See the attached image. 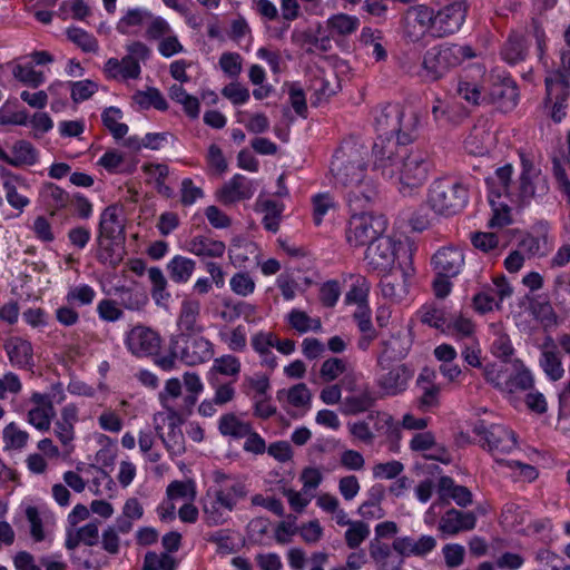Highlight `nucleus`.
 Returning a JSON list of instances; mask_svg holds the SVG:
<instances>
[{
	"label": "nucleus",
	"instance_id": "4",
	"mask_svg": "<svg viewBox=\"0 0 570 570\" xmlns=\"http://www.w3.org/2000/svg\"><path fill=\"white\" fill-rule=\"evenodd\" d=\"M474 57L475 52L471 46L442 43L425 51L419 75L425 81H438L464 60Z\"/></svg>",
	"mask_w": 570,
	"mask_h": 570
},
{
	"label": "nucleus",
	"instance_id": "32",
	"mask_svg": "<svg viewBox=\"0 0 570 570\" xmlns=\"http://www.w3.org/2000/svg\"><path fill=\"white\" fill-rule=\"evenodd\" d=\"M540 366L542 367L547 376L552 381L560 380L564 374L561 358L559 356V353L556 351V344L552 338H549L543 344V350L540 358Z\"/></svg>",
	"mask_w": 570,
	"mask_h": 570
},
{
	"label": "nucleus",
	"instance_id": "16",
	"mask_svg": "<svg viewBox=\"0 0 570 570\" xmlns=\"http://www.w3.org/2000/svg\"><path fill=\"white\" fill-rule=\"evenodd\" d=\"M435 275L443 277L458 276L464 264V254L460 248L448 246L440 248L431 259Z\"/></svg>",
	"mask_w": 570,
	"mask_h": 570
},
{
	"label": "nucleus",
	"instance_id": "2",
	"mask_svg": "<svg viewBox=\"0 0 570 570\" xmlns=\"http://www.w3.org/2000/svg\"><path fill=\"white\" fill-rule=\"evenodd\" d=\"M368 146L340 145L331 163L335 185L346 190L352 210L365 209L379 196L376 184L366 175Z\"/></svg>",
	"mask_w": 570,
	"mask_h": 570
},
{
	"label": "nucleus",
	"instance_id": "5",
	"mask_svg": "<svg viewBox=\"0 0 570 570\" xmlns=\"http://www.w3.org/2000/svg\"><path fill=\"white\" fill-rule=\"evenodd\" d=\"M469 203V189L460 181L435 179L428 190V204L438 215L450 217L461 213Z\"/></svg>",
	"mask_w": 570,
	"mask_h": 570
},
{
	"label": "nucleus",
	"instance_id": "29",
	"mask_svg": "<svg viewBox=\"0 0 570 570\" xmlns=\"http://www.w3.org/2000/svg\"><path fill=\"white\" fill-rule=\"evenodd\" d=\"M125 239H109L107 237H97L98 248L96 253L97 259L110 267L115 268L122 261L124 248L121 246Z\"/></svg>",
	"mask_w": 570,
	"mask_h": 570
},
{
	"label": "nucleus",
	"instance_id": "51",
	"mask_svg": "<svg viewBox=\"0 0 570 570\" xmlns=\"http://www.w3.org/2000/svg\"><path fill=\"white\" fill-rule=\"evenodd\" d=\"M29 439L26 431L20 430L16 423L11 422L3 429V442L6 450H20Z\"/></svg>",
	"mask_w": 570,
	"mask_h": 570
},
{
	"label": "nucleus",
	"instance_id": "62",
	"mask_svg": "<svg viewBox=\"0 0 570 570\" xmlns=\"http://www.w3.org/2000/svg\"><path fill=\"white\" fill-rule=\"evenodd\" d=\"M181 395V383L178 379H169L164 391L159 393L161 405L169 412L175 413L173 401Z\"/></svg>",
	"mask_w": 570,
	"mask_h": 570
},
{
	"label": "nucleus",
	"instance_id": "63",
	"mask_svg": "<svg viewBox=\"0 0 570 570\" xmlns=\"http://www.w3.org/2000/svg\"><path fill=\"white\" fill-rule=\"evenodd\" d=\"M69 83L71 86V99L76 104L89 99L98 90V85L89 79Z\"/></svg>",
	"mask_w": 570,
	"mask_h": 570
},
{
	"label": "nucleus",
	"instance_id": "59",
	"mask_svg": "<svg viewBox=\"0 0 570 570\" xmlns=\"http://www.w3.org/2000/svg\"><path fill=\"white\" fill-rule=\"evenodd\" d=\"M553 295L557 304L564 311L570 312V278L559 275L554 279Z\"/></svg>",
	"mask_w": 570,
	"mask_h": 570
},
{
	"label": "nucleus",
	"instance_id": "40",
	"mask_svg": "<svg viewBox=\"0 0 570 570\" xmlns=\"http://www.w3.org/2000/svg\"><path fill=\"white\" fill-rule=\"evenodd\" d=\"M121 118L122 111L117 107H108L101 114L104 126L116 140L122 139L128 132V126L119 121Z\"/></svg>",
	"mask_w": 570,
	"mask_h": 570
},
{
	"label": "nucleus",
	"instance_id": "31",
	"mask_svg": "<svg viewBox=\"0 0 570 570\" xmlns=\"http://www.w3.org/2000/svg\"><path fill=\"white\" fill-rule=\"evenodd\" d=\"M98 236L109 239H125L124 224L119 219L116 206H108L101 213Z\"/></svg>",
	"mask_w": 570,
	"mask_h": 570
},
{
	"label": "nucleus",
	"instance_id": "45",
	"mask_svg": "<svg viewBox=\"0 0 570 570\" xmlns=\"http://www.w3.org/2000/svg\"><path fill=\"white\" fill-rule=\"evenodd\" d=\"M358 24L360 20L356 17L345 13L334 14L327 20V26L331 32L338 36L353 33L358 28Z\"/></svg>",
	"mask_w": 570,
	"mask_h": 570
},
{
	"label": "nucleus",
	"instance_id": "35",
	"mask_svg": "<svg viewBox=\"0 0 570 570\" xmlns=\"http://www.w3.org/2000/svg\"><path fill=\"white\" fill-rule=\"evenodd\" d=\"M366 420L373 423V429L379 434L385 435L391 441L400 439V428L389 413L379 411L370 412Z\"/></svg>",
	"mask_w": 570,
	"mask_h": 570
},
{
	"label": "nucleus",
	"instance_id": "23",
	"mask_svg": "<svg viewBox=\"0 0 570 570\" xmlns=\"http://www.w3.org/2000/svg\"><path fill=\"white\" fill-rule=\"evenodd\" d=\"M476 518L473 512H462L456 509L448 510L439 522V530L448 535L474 529Z\"/></svg>",
	"mask_w": 570,
	"mask_h": 570
},
{
	"label": "nucleus",
	"instance_id": "55",
	"mask_svg": "<svg viewBox=\"0 0 570 570\" xmlns=\"http://www.w3.org/2000/svg\"><path fill=\"white\" fill-rule=\"evenodd\" d=\"M148 277L153 284L151 295L153 298L159 303L163 299H167L169 294L166 292L167 279L159 267H150L148 269Z\"/></svg>",
	"mask_w": 570,
	"mask_h": 570
},
{
	"label": "nucleus",
	"instance_id": "10",
	"mask_svg": "<svg viewBox=\"0 0 570 570\" xmlns=\"http://www.w3.org/2000/svg\"><path fill=\"white\" fill-rule=\"evenodd\" d=\"M468 8L466 1L460 0L440 9L434 17L433 37L444 38L455 33L465 21Z\"/></svg>",
	"mask_w": 570,
	"mask_h": 570
},
{
	"label": "nucleus",
	"instance_id": "25",
	"mask_svg": "<svg viewBox=\"0 0 570 570\" xmlns=\"http://www.w3.org/2000/svg\"><path fill=\"white\" fill-rule=\"evenodd\" d=\"M78 421V410L73 404L66 405L60 417L55 423V434L65 448L73 449L71 444L75 439V423Z\"/></svg>",
	"mask_w": 570,
	"mask_h": 570
},
{
	"label": "nucleus",
	"instance_id": "3",
	"mask_svg": "<svg viewBox=\"0 0 570 570\" xmlns=\"http://www.w3.org/2000/svg\"><path fill=\"white\" fill-rule=\"evenodd\" d=\"M433 154L421 146L409 148L406 145L397 174L399 191L404 196L413 195L428 180L434 169Z\"/></svg>",
	"mask_w": 570,
	"mask_h": 570
},
{
	"label": "nucleus",
	"instance_id": "13",
	"mask_svg": "<svg viewBox=\"0 0 570 570\" xmlns=\"http://www.w3.org/2000/svg\"><path fill=\"white\" fill-rule=\"evenodd\" d=\"M405 116L403 107L399 104H386L375 116V131L377 139L390 142L394 137L400 139L402 119Z\"/></svg>",
	"mask_w": 570,
	"mask_h": 570
},
{
	"label": "nucleus",
	"instance_id": "21",
	"mask_svg": "<svg viewBox=\"0 0 570 570\" xmlns=\"http://www.w3.org/2000/svg\"><path fill=\"white\" fill-rule=\"evenodd\" d=\"M200 314V303L197 299H184L181 302L177 326L179 334L177 336L202 334L204 327L198 323Z\"/></svg>",
	"mask_w": 570,
	"mask_h": 570
},
{
	"label": "nucleus",
	"instance_id": "19",
	"mask_svg": "<svg viewBox=\"0 0 570 570\" xmlns=\"http://www.w3.org/2000/svg\"><path fill=\"white\" fill-rule=\"evenodd\" d=\"M436 547V540L432 535H422L417 540L412 537H399L394 539L392 548L400 556L424 557Z\"/></svg>",
	"mask_w": 570,
	"mask_h": 570
},
{
	"label": "nucleus",
	"instance_id": "64",
	"mask_svg": "<svg viewBox=\"0 0 570 570\" xmlns=\"http://www.w3.org/2000/svg\"><path fill=\"white\" fill-rule=\"evenodd\" d=\"M314 208V222L316 225L322 223L324 215L328 210L335 209L336 205L333 197L328 193L317 194L312 198Z\"/></svg>",
	"mask_w": 570,
	"mask_h": 570
},
{
	"label": "nucleus",
	"instance_id": "27",
	"mask_svg": "<svg viewBox=\"0 0 570 570\" xmlns=\"http://www.w3.org/2000/svg\"><path fill=\"white\" fill-rule=\"evenodd\" d=\"M3 347L13 366L29 368L33 365V352L30 342L21 337H11L4 343Z\"/></svg>",
	"mask_w": 570,
	"mask_h": 570
},
{
	"label": "nucleus",
	"instance_id": "61",
	"mask_svg": "<svg viewBox=\"0 0 570 570\" xmlns=\"http://www.w3.org/2000/svg\"><path fill=\"white\" fill-rule=\"evenodd\" d=\"M456 92L472 106H479L487 100V97L481 95L480 87L475 82L460 80L458 82Z\"/></svg>",
	"mask_w": 570,
	"mask_h": 570
},
{
	"label": "nucleus",
	"instance_id": "18",
	"mask_svg": "<svg viewBox=\"0 0 570 570\" xmlns=\"http://www.w3.org/2000/svg\"><path fill=\"white\" fill-rule=\"evenodd\" d=\"M390 272L384 274L380 282L381 292L385 298L399 302L407 294V278L411 274L402 267Z\"/></svg>",
	"mask_w": 570,
	"mask_h": 570
},
{
	"label": "nucleus",
	"instance_id": "28",
	"mask_svg": "<svg viewBox=\"0 0 570 570\" xmlns=\"http://www.w3.org/2000/svg\"><path fill=\"white\" fill-rule=\"evenodd\" d=\"M412 372L404 364L392 367L386 374L382 375L377 384L386 394L395 395L405 390Z\"/></svg>",
	"mask_w": 570,
	"mask_h": 570
},
{
	"label": "nucleus",
	"instance_id": "26",
	"mask_svg": "<svg viewBox=\"0 0 570 570\" xmlns=\"http://www.w3.org/2000/svg\"><path fill=\"white\" fill-rule=\"evenodd\" d=\"M38 153L31 145H0V160L14 166H30L37 160Z\"/></svg>",
	"mask_w": 570,
	"mask_h": 570
},
{
	"label": "nucleus",
	"instance_id": "17",
	"mask_svg": "<svg viewBox=\"0 0 570 570\" xmlns=\"http://www.w3.org/2000/svg\"><path fill=\"white\" fill-rule=\"evenodd\" d=\"M487 100L498 107L502 112H509L515 108L519 100V89L511 77H504L494 82Z\"/></svg>",
	"mask_w": 570,
	"mask_h": 570
},
{
	"label": "nucleus",
	"instance_id": "15",
	"mask_svg": "<svg viewBox=\"0 0 570 570\" xmlns=\"http://www.w3.org/2000/svg\"><path fill=\"white\" fill-rule=\"evenodd\" d=\"M126 345L136 356L155 355L160 348L161 338L157 332L144 325L132 327L126 335Z\"/></svg>",
	"mask_w": 570,
	"mask_h": 570
},
{
	"label": "nucleus",
	"instance_id": "58",
	"mask_svg": "<svg viewBox=\"0 0 570 570\" xmlns=\"http://www.w3.org/2000/svg\"><path fill=\"white\" fill-rule=\"evenodd\" d=\"M421 321L424 324L444 331L448 325L449 318L443 308L436 306H423L421 311Z\"/></svg>",
	"mask_w": 570,
	"mask_h": 570
},
{
	"label": "nucleus",
	"instance_id": "48",
	"mask_svg": "<svg viewBox=\"0 0 570 570\" xmlns=\"http://www.w3.org/2000/svg\"><path fill=\"white\" fill-rule=\"evenodd\" d=\"M322 27L318 24L316 32H313L311 30H306L298 35V41L302 42V45H309L311 47L306 49L307 53H313L314 50L312 47L317 48L322 52H327L331 50V39L328 36H322L321 35Z\"/></svg>",
	"mask_w": 570,
	"mask_h": 570
},
{
	"label": "nucleus",
	"instance_id": "30",
	"mask_svg": "<svg viewBox=\"0 0 570 570\" xmlns=\"http://www.w3.org/2000/svg\"><path fill=\"white\" fill-rule=\"evenodd\" d=\"M40 198L43 205L49 208L50 215L69 206L70 195L53 183H45L40 188Z\"/></svg>",
	"mask_w": 570,
	"mask_h": 570
},
{
	"label": "nucleus",
	"instance_id": "49",
	"mask_svg": "<svg viewBox=\"0 0 570 570\" xmlns=\"http://www.w3.org/2000/svg\"><path fill=\"white\" fill-rule=\"evenodd\" d=\"M434 17L435 13L433 9L424 4L410 8L406 16V18H410L414 24L417 23L422 30H430L432 36Z\"/></svg>",
	"mask_w": 570,
	"mask_h": 570
},
{
	"label": "nucleus",
	"instance_id": "14",
	"mask_svg": "<svg viewBox=\"0 0 570 570\" xmlns=\"http://www.w3.org/2000/svg\"><path fill=\"white\" fill-rule=\"evenodd\" d=\"M235 505L236 501L223 490L215 491L214 495L208 493L203 504L206 524L215 527L225 523Z\"/></svg>",
	"mask_w": 570,
	"mask_h": 570
},
{
	"label": "nucleus",
	"instance_id": "20",
	"mask_svg": "<svg viewBox=\"0 0 570 570\" xmlns=\"http://www.w3.org/2000/svg\"><path fill=\"white\" fill-rule=\"evenodd\" d=\"M376 401V392L368 384H362L355 393L342 401L341 410L345 415H356L371 410Z\"/></svg>",
	"mask_w": 570,
	"mask_h": 570
},
{
	"label": "nucleus",
	"instance_id": "12",
	"mask_svg": "<svg viewBox=\"0 0 570 570\" xmlns=\"http://www.w3.org/2000/svg\"><path fill=\"white\" fill-rule=\"evenodd\" d=\"M179 341V358L189 366L198 365L213 357L212 343L200 334L173 336Z\"/></svg>",
	"mask_w": 570,
	"mask_h": 570
},
{
	"label": "nucleus",
	"instance_id": "50",
	"mask_svg": "<svg viewBox=\"0 0 570 570\" xmlns=\"http://www.w3.org/2000/svg\"><path fill=\"white\" fill-rule=\"evenodd\" d=\"M176 567L177 562L170 554L148 551L144 558L142 570H175Z\"/></svg>",
	"mask_w": 570,
	"mask_h": 570
},
{
	"label": "nucleus",
	"instance_id": "56",
	"mask_svg": "<svg viewBox=\"0 0 570 570\" xmlns=\"http://www.w3.org/2000/svg\"><path fill=\"white\" fill-rule=\"evenodd\" d=\"M12 73L17 80L32 88L39 87L45 81L43 72L36 71L31 66L17 65Z\"/></svg>",
	"mask_w": 570,
	"mask_h": 570
},
{
	"label": "nucleus",
	"instance_id": "42",
	"mask_svg": "<svg viewBox=\"0 0 570 570\" xmlns=\"http://www.w3.org/2000/svg\"><path fill=\"white\" fill-rule=\"evenodd\" d=\"M257 205L265 214L263 217L265 228L274 233L277 232L284 205L272 199L258 200Z\"/></svg>",
	"mask_w": 570,
	"mask_h": 570
},
{
	"label": "nucleus",
	"instance_id": "36",
	"mask_svg": "<svg viewBox=\"0 0 570 570\" xmlns=\"http://www.w3.org/2000/svg\"><path fill=\"white\" fill-rule=\"evenodd\" d=\"M196 267L195 261L185 256L176 255L167 264V272L175 283H187Z\"/></svg>",
	"mask_w": 570,
	"mask_h": 570
},
{
	"label": "nucleus",
	"instance_id": "60",
	"mask_svg": "<svg viewBox=\"0 0 570 570\" xmlns=\"http://www.w3.org/2000/svg\"><path fill=\"white\" fill-rule=\"evenodd\" d=\"M151 13L139 9H129L127 13L118 21L117 31L121 35L128 33L129 27L141 26L145 18H150Z\"/></svg>",
	"mask_w": 570,
	"mask_h": 570
},
{
	"label": "nucleus",
	"instance_id": "33",
	"mask_svg": "<svg viewBox=\"0 0 570 570\" xmlns=\"http://www.w3.org/2000/svg\"><path fill=\"white\" fill-rule=\"evenodd\" d=\"M225 244L204 236L194 237L188 242L187 249L197 255L206 257H222L225 253Z\"/></svg>",
	"mask_w": 570,
	"mask_h": 570
},
{
	"label": "nucleus",
	"instance_id": "34",
	"mask_svg": "<svg viewBox=\"0 0 570 570\" xmlns=\"http://www.w3.org/2000/svg\"><path fill=\"white\" fill-rule=\"evenodd\" d=\"M528 43L519 33H511L501 51L502 58L510 65L523 61L527 57Z\"/></svg>",
	"mask_w": 570,
	"mask_h": 570
},
{
	"label": "nucleus",
	"instance_id": "8",
	"mask_svg": "<svg viewBox=\"0 0 570 570\" xmlns=\"http://www.w3.org/2000/svg\"><path fill=\"white\" fill-rule=\"evenodd\" d=\"M385 229V220L367 213L352 215L346 230L351 246L360 247L375 242Z\"/></svg>",
	"mask_w": 570,
	"mask_h": 570
},
{
	"label": "nucleus",
	"instance_id": "6",
	"mask_svg": "<svg viewBox=\"0 0 570 570\" xmlns=\"http://www.w3.org/2000/svg\"><path fill=\"white\" fill-rule=\"evenodd\" d=\"M546 97L543 105L551 106V118L560 122L566 116L567 100L570 96V71L556 70L552 76L546 77Z\"/></svg>",
	"mask_w": 570,
	"mask_h": 570
},
{
	"label": "nucleus",
	"instance_id": "52",
	"mask_svg": "<svg viewBox=\"0 0 570 570\" xmlns=\"http://www.w3.org/2000/svg\"><path fill=\"white\" fill-rule=\"evenodd\" d=\"M288 322L299 333H306L309 330L318 331L322 327L318 318H311L305 312L298 309H293L288 314Z\"/></svg>",
	"mask_w": 570,
	"mask_h": 570
},
{
	"label": "nucleus",
	"instance_id": "47",
	"mask_svg": "<svg viewBox=\"0 0 570 570\" xmlns=\"http://www.w3.org/2000/svg\"><path fill=\"white\" fill-rule=\"evenodd\" d=\"M120 304L130 311H140L148 303V296L141 289L120 288L118 291Z\"/></svg>",
	"mask_w": 570,
	"mask_h": 570
},
{
	"label": "nucleus",
	"instance_id": "43",
	"mask_svg": "<svg viewBox=\"0 0 570 570\" xmlns=\"http://www.w3.org/2000/svg\"><path fill=\"white\" fill-rule=\"evenodd\" d=\"M56 411L52 402H48L46 406H36L28 412V422L39 431H49L51 420L55 417Z\"/></svg>",
	"mask_w": 570,
	"mask_h": 570
},
{
	"label": "nucleus",
	"instance_id": "22",
	"mask_svg": "<svg viewBox=\"0 0 570 570\" xmlns=\"http://www.w3.org/2000/svg\"><path fill=\"white\" fill-rule=\"evenodd\" d=\"M382 353L377 358L379 365L385 370L391 361L402 360L407 355L411 342L405 334L401 332L391 335L382 341Z\"/></svg>",
	"mask_w": 570,
	"mask_h": 570
},
{
	"label": "nucleus",
	"instance_id": "37",
	"mask_svg": "<svg viewBox=\"0 0 570 570\" xmlns=\"http://www.w3.org/2000/svg\"><path fill=\"white\" fill-rule=\"evenodd\" d=\"M252 425L248 422L240 421L234 413L224 414L218 423V430L222 435L234 439H243L249 433Z\"/></svg>",
	"mask_w": 570,
	"mask_h": 570
},
{
	"label": "nucleus",
	"instance_id": "24",
	"mask_svg": "<svg viewBox=\"0 0 570 570\" xmlns=\"http://www.w3.org/2000/svg\"><path fill=\"white\" fill-rule=\"evenodd\" d=\"M253 195L252 183L239 174L226 183L217 194L218 199L225 205L249 199Z\"/></svg>",
	"mask_w": 570,
	"mask_h": 570
},
{
	"label": "nucleus",
	"instance_id": "11",
	"mask_svg": "<svg viewBox=\"0 0 570 570\" xmlns=\"http://www.w3.org/2000/svg\"><path fill=\"white\" fill-rule=\"evenodd\" d=\"M406 145H370L367 164L374 170H381L383 176L394 177L402 160Z\"/></svg>",
	"mask_w": 570,
	"mask_h": 570
},
{
	"label": "nucleus",
	"instance_id": "57",
	"mask_svg": "<svg viewBox=\"0 0 570 570\" xmlns=\"http://www.w3.org/2000/svg\"><path fill=\"white\" fill-rule=\"evenodd\" d=\"M420 118L416 112L411 111L409 115L405 114L402 119V128L400 130V139L396 142H414L419 139L417 127Z\"/></svg>",
	"mask_w": 570,
	"mask_h": 570
},
{
	"label": "nucleus",
	"instance_id": "54",
	"mask_svg": "<svg viewBox=\"0 0 570 570\" xmlns=\"http://www.w3.org/2000/svg\"><path fill=\"white\" fill-rule=\"evenodd\" d=\"M370 535V527L363 521H354L345 532V542L350 549L358 548Z\"/></svg>",
	"mask_w": 570,
	"mask_h": 570
},
{
	"label": "nucleus",
	"instance_id": "7",
	"mask_svg": "<svg viewBox=\"0 0 570 570\" xmlns=\"http://www.w3.org/2000/svg\"><path fill=\"white\" fill-rule=\"evenodd\" d=\"M473 433L484 440L482 446H487L500 464L505 461L503 459H499L498 455L510 453L517 448V438L514 432L508 430L501 424H491L488 426L484 421H478L473 425Z\"/></svg>",
	"mask_w": 570,
	"mask_h": 570
},
{
	"label": "nucleus",
	"instance_id": "39",
	"mask_svg": "<svg viewBox=\"0 0 570 570\" xmlns=\"http://www.w3.org/2000/svg\"><path fill=\"white\" fill-rule=\"evenodd\" d=\"M24 186L16 178H8L3 181V193L8 204L22 212L29 205V198L21 191Z\"/></svg>",
	"mask_w": 570,
	"mask_h": 570
},
{
	"label": "nucleus",
	"instance_id": "38",
	"mask_svg": "<svg viewBox=\"0 0 570 570\" xmlns=\"http://www.w3.org/2000/svg\"><path fill=\"white\" fill-rule=\"evenodd\" d=\"M132 100L141 108L149 109L154 107L157 110L165 111L168 109V102L161 95L160 90L155 87H148L147 90H138L132 96Z\"/></svg>",
	"mask_w": 570,
	"mask_h": 570
},
{
	"label": "nucleus",
	"instance_id": "44",
	"mask_svg": "<svg viewBox=\"0 0 570 570\" xmlns=\"http://www.w3.org/2000/svg\"><path fill=\"white\" fill-rule=\"evenodd\" d=\"M68 40L73 42L83 52L96 53L99 49L98 40L86 30L78 27H69L66 30Z\"/></svg>",
	"mask_w": 570,
	"mask_h": 570
},
{
	"label": "nucleus",
	"instance_id": "46",
	"mask_svg": "<svg viewBox=\"0 0 570 570\" xmlns=\"http://www.w3.org/2000/svg\"><path fill=\"white\" fill-rule=\"evenodd\" d=\"M533 386V377L529 370H521L504 379V385L502 392L515 393L518 391H527Z\"/></svg>",
	"mask_w": 570,
	"mask_h": 570
},
{
	"label": "nucleus",
	"instance_id": "53",
	"mask_svg": "<svg viewBox=\"0 0 570 570\" xmlns=\"http://www.w3.org/2000/svg\"><path fill=\"white\" fill-rule=\"evenodd\" d=\"M368 289L370 285L365 277L357 275L351 289L346 293V303H354L357 304V306L367 305Z\"/></svg>",
	"mask_w": 570,
	"mask_h": 570
},
{
	"label": "nucleus",
	"instance_id": "1",
	"mask_svg": "<svg viewBox=\"0 0 570 570\" xmlns=\"http://www.w3.org/2000/svg\"><path fill=\"white\" fill-rule=\"evenodd\" d=\"M522 171L518 183L512 181L513 167L508 164L495 170L494 177L487 178L489 203L493 215L490 227H503L511 223L510 212L523 207L531 200L542 198L550 190L548 177L535 168L523 153H520Z\"/></svg>",
	"mask_w": 570,
	"mask_h": 570
},
{
	"label": "nucleus",
	"instance_id": "41",
	"mask_svg": "<svg viewBox=\"0 0 570 570\" xmlns=\"http://www.w3.org/2000/svg\"><path fill=\"white\" fill-rule=\"evenodd\" d=\"M159 438L163 440L166 449L174 455H180L185 452V436L178 424L169 422L168 432L163 434L157 428Z\"/></svg>",
	"mask_w": 570,
	"mask_h": 570
},
{
	"label": "nucleus",
	"instance_id": "9",
	"mask_svg": "<svg viewBox=\"0 0 570 570\" xmlns=\"http://www.w3.org/2000/svg\"><path fill=\"white\" fill-rule=\"evenodd\" d=\"M405 247L402 243L395 242L389 236H380L372 242L365 253L367 266L377 273H387L392 271L397 253Z\"/></svg>",
	"mask_w": 570,
	"mask_h": 570
}]
</instances>
